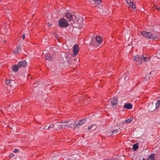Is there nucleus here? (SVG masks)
Listing matches in <instances>:
<instances>
[{
  "instance_id": "nucleus-1",
  "label": "nucleus",
  "mask_w": 160,
  "mask_h": 160,
  "mask_svg": "<svg viewBox=\"0 0 160 160\" xmlns=\"http://www.w3.org/2000/svg\"><path fill=\"white\" fill-rule=\"evenodd\" d=\"M141 34L146 38L151 39L153 40L160 38V35L152 33L149 32L143 31L141 32Z\"/></svg>"
},
{
  "instance_id": "nucleus-2",
  "label": "nucleus",
  "mask_w": 160,
  "mask_h": 160,
  "mask_svg": "<svg viewBox=\"0 0 160 160\" xmlns=\"http://www.w3.org/2000/svg\"><path fill=\"white\" fill-rule=\"evenodd\" d=\"M58 24L60 27L62 28L67 27L69 25L67 20L64 18H62L59 21Z\"/></svg>"
},
{
  "instance_id": "nucleus-3",
  "label": "nucleus",
  "mask_w": 160,
  "mask_h": 160,
  "mask_svg": "<svg viewBox=\"0 0 160 160\" xmlns=\"http://www.w3.org/2000/svg\"><path fill=\"white\" fill-rule=\"evenodd\" d=\"M86 118H85L84 119L79 120L78 122H75L74 128H77L85 124L86 122Z\"/></svg>"
},
{
  "instance_id": "nucleus-4",
  "label": "nucleus",
  "mask_w": 160,
  "mask_h": 160,
  "mask_svg": "<svg viewBox=\"0 0 160 160\" xmlns=\"http://www.w3.org/2000/svg\"><path fill=\"white\" fill-rule=\"evenodd\" d=\"M143 56L137 55L133 57V59L134 61L138 62L139 63H141L143 61Z\"/></svg>"
},
{
  "instance_id": "nucleus-5",
  "label": "nucleus",
  "mask_w": 160,
  "mask_h": 160,
  "mask_svg": "<svg viewBox=\"0 0 160 160\" xmlns=\"http://www.w3.org/2000/svg\"><path fill=\"white\" fill-rule=\"evenodd\" d=\"M64 122L63 121H62L61 122H57L54 123L55 125V129H62L63 127V125L61 124L62 123H64Z\"/></svg>"
},
{
  "instance_id": "nucleus-6",
  "label": "nucleus",
  "mask_w": 160,
  "mask_h": 160,
  "mask_svg": "<svg viewBox=\"0 0 160 160\" xmlns=\"http://www.w3.org/2000/svg\"><path fill=\"white\" fill-rule=\"evenodd\" d=\"M64 123H68L67 124L68 125V128H72L73 127L74 128V123L75 122L73 120H68L64 122Z\"/></svg>"
},
{
  "instance_id": "nucleus-7",
  "label": "nucleus",
  "mask_w": 160,
  "mask_h": 160,
  "mask_svg": "<svg viewBox=\"0 0 160 160\" xmlns=\"http://www.w3.org/2000/svg\"><path fill=\"white\" fill-rule=\"evenodd\" d=\"M118 100L116 97H114L111 100V103L113 108H115L117 105Z\"/></svg>"
},
{
  "instance_id": "nucleus-8",
  "label": "nucleus",
  "mask_w": 160,
  "mask_h": 160,
  "mask_svg": "<svg viewBox=\"0 0 160 160\" xmlns=\"http://www.w3.org/2000/svg\"><path fill=\"white\" fill-rule=\"evenodd\" d=\"M79 47L77 44H75L73 47V51L74 52V54L72 55L73 57L75 56L76 54H78L79 51Z\"/></svg>"
},
{
  "instance_id": "nucleus-9",
  "label": "nucleus",
  "mask_w": 160,
  "mask_h": 160,
  "mask_svg": "<svg viewBox=\"0 0 160 160\" xmlns=\"http://www.w3.org/2000/svg\"><path fill=\"white\" fill-rule=\"evenodd\" d=\"M27 62L25 60L21 61L19 62L18 63V66L20 68H25L27 65Z\"/></svg>"
},
{
  "instance_id": "nucleus-10",
  "label": "nucleus",
  "mask_w": 160,
  "mask_h": 160,
  "mask_svg": "<svg viewBox=\"0 0 160 160\" xmlns=\"http://www.w3.org/2000/svg\"><path fill=\"white\" fill-rule=\"evenodd\" d=\"M65 16L66 18L67 21H71L72 20L73 16L69 12H67L65 13Z\"/></svg>"
},
{
  "instance_id": "nucleus-11",
  "label": "nucleus",
  "mask_w": 160,
  "mask_h": 160,
  "mask_svg": "<svg viewBox=\"0 0 160 160\" xmlns=\"http://www.w3.org/2000/svg\"><path fill=\"white\" fill-rule=\"evenodd\" d=\"M21 51V47H17L13 51V53L15 54H18Z\"/></svg>"
},
{
  "instance_id": "nucleus-12",
  "label": "nucleus",
  "mask_w": 160,
  "mask_h": 160,
  "mask_svg": "<svg viewBox=\"0 0 160 160\" xmlns=\"http://www.w3.org/2000/svg\"><path fill=\"white\" fill-rule=\"evenodd\" d=\"M45 58L46 60L50 61H53L54 60L53 58L50 54L47 55L45 57Z\"/></svg>"
},
{
  "instance_id": "nucleus-13",
  "label": "nucleus",
  "mask_w": 160,
  "mask_h": 160,
  "mask_svg": "<svg viewBox=\"0 0 160 160\" xmlns=\"http://www.w3.org/2000/svg\"><path fill=\"white\" fill-rule=\"evenodd\" d=\"M6 83L8 86H11L14 83V81L12 80H10V79L6 80Z\"/></svg>"
},
{
  "instance_id": "nucleus-14",
  "label": "nucleus",
  "mask_w": 160,
  "mask_h": 160,
  "mask_svg": "<svg viewBox=\"0 0 160 160\" xmlns=\"http://www.w3.org/2000/svg\"><path fill=\"white\" fill-rule=\"evenodd\" d=\"M124 106L125 109H131L132 108V105L130 103H126Z\"/></svg>"
},
{
  "instance_id": "nucleus-15",
  "label": "nucleus",
  "mask_w": 160,
  "mask_h": 160,
  "mask_svg": "<svg viewBox=\"0 0 160 160\" xmlns=\"http://www.w3.org/2000/svg\"><path fill=\"white\" fill-rule=\"evenodd\" d=\"M20 68L18 66V65H14L12 67V69L13 72H16L18 71V68Z\"/></svg>"
},
{
  "instance_id": "nucleus-16",
  "label": "nucleus",
  "mask_w": 160,
  "mask_h": 160,
  "mask_svg": "<svg viewBox=\"0 0 160 160\" xmlns=\"http://www.w3.org/2000/svg\"><path fill=\"white\" fill-rule=\"evenodd\" d=\"M95 39L98 44L101 43L102 42V39L100 37H96Z\"/></svg>"
},
{
  "instance_id": "nucleus-17",
  "label": "nucleus",
  "mask_w": 160,
  "mask_h": 160,
  "mask_svg": "<svg viewBox=\"0 0 160 160\" xmlns=\"http://www.w3.org/2000/svg\"><path fill=\"white\" fill-rule=\"evenodd\" d=\"M155 154L154 153L151 154L149 156L147 160H154Z\"/></svg>"
},
{
  "instance_id": "nucleus-18",
  "label": "nucleus",
  "mask_w": 160,
  "mask_h": 160,
  "mask_svg": "<svg viewBox=\"0 0 160 160\" xmlns=\"http://www.w3.org/2000/svg\"><path fill=\"white\" fill-rule=\"evenodd\" d=\"M55 125L54 123L51 124L48 127V129L49 130H51L52 129H55Z\"/></svg>"
},
{
  "instance_id": "nucleus-19",
  "label": "nucleus",
  "mask_w": 160,
  "mask_h": 160,
  "mask_svg": "<svg viewBox=\"0 0 160 160\" xmlns=\"http://www.w3.org/2000/svg\"><path fill=\"white\" fill-rule=\"evenodd\" d=\"M133 149L134 151L137 150L138 148V143H135L134 144L133 146Z\"/></svg>"
},
{
  "instance_id": "nucleus-20",
  "label": "nucleus",
  "mask_w": 160,
  "mask_h": 160,
  "mask_svg": "<svg viewBox=\"0 0 160 160\" xmlns=\"http://www.w3.org/2000/svg\"><path fill=\"white\" fill-rule=\"evenodd\" d=\"M130 7H131L132 8H135V5L133 4L132 1L128 3Z\"/></svg>"
},
{
  "instance_id": "nucleus-21",
  "label": "nucleus",
  "mask_w": 160,
  "mask_h": 160,
  "mask_svg": "<svg viewBox=\"0 0 160 160\" xmlns=\"http://www.w3.org/2000/svg\"><path fill=\"white\" fill-rule=\"evenodd\" d=\"M77 21L78 23H81L83 21V18L82 17H79V19L77 20Z\"/></svg>"
},
{
  "instance_id": "nucleus-22",
  "label": "nucleus",
  "mask_w": 160,
  "mask_h": 160,
  "mask_svg": "<svg viewBox=\"0 0 160 160\" xmlns=\"http://www.w3.org/2000/svg\"><path fill=\"white\" fill-rule=\"evenodd\" d=\"M133 120V118H130L127 120H126L124 122L125 123H128L132 121Z\"/></svg>"
},
{
  "instance_id": "nucleus-23",
  "label": "nucleus",
  "mask_w": 160,
  "mask_h": 160,
  "mask_svg": "<svg viewBox=\"0 0 160 160\" xmlns=\"http://www.w3.org/2000/svg\"><path fill=\"white\" fill-rule=\"evenodd\" d=\"M143 59L144 61L147 62L149 61L150 60L151 58L149 57L148 58H146V57H144L143 56Z\"/></svg>"
},
{
  "instance_id": "nucleus-24",
  "label": "nucleus",
  "mask_w": 160,
  "mask_h": 160,
  "mask_svg": "<svg viewBox=\"0 0 160 160\" xmlns=\"http://www.w3.org/2000/svg\"><path fill=\"white\" fill-rule=\"evenodd\" d=\"M119 129H113V130L111 131L112 132V134H114L118 132Z\"/></svg>"
},
{
  "instance_id": "nucleus-25",
  "label": "nucleus",
  "mask_w": 160,
  "mask_h": 160,
  "mask_svg": "<svg viewBox=\"0 0 160 160\" xmlns=\"http://www.w3.org/2000/svg\"><path fill=\"white\" fill-rule=\"evenodd\" d=\"M160 102L159 101H158L156 103V108L157 109L159 107Z\"/></svg>"
},
{
  "instance_id": "nucleus-26",
  "label": "nucleus",
  "mask_w": 160,
  "mask_h": 160,
  "mask_svg": "<svg viewBox=\"0 0 160 160\" xmlns=\"http://www.w3.org/2000/svg\"><path fill=\"white\" fill-rule=\"evenodd\" d=\"M106 135L107 136H111L112 135V132H111V131H107L106 132Z\"/></svg>"
},
{
  "instance_id": "nucleus-27",
  "label": "nucleus",
  "mask_w": 160,
  "mask_h": 160,
  "mask_svg": "<svg viewBox=\"0 0 160 160\" xmlns=\"http://www.w3.org/2000/svg\"><path fill=\"white\" fill-rule=\"evenodd\" d=\"M102 0H93L95 4H99L101 2Z\"/></svg>"
},
{
  "instance_id": "nucleus-28",
  "label": "nucleus",
  "mask_w": 160,
  "mask_h": 160,
  "mask_svg": "<svg viewBox=\"0 0 160 160\" xmlns=\"http://www.w3.org/2000/svg\"><path fill=\"white\" fill-rule=\"evenodd\" d=\"M94 126H95V127H96L94 125H92V126H88V130H91L92 128ZM95 128H96V127Z\"/></svg>"
},
{
  "instance_id": "nucleus-29",
  "label": "nucleus",
  "mask_w": 160,
  "mask_h": 160,
  "mask_svg": "<svg viewBox=\"0 0 160 160\" xmlns=\"http://www.w3.org/2000/svg\"><path fill=\"white\" fill-rule=\"evenodd\" d=\"M13 152L14 153H17L19 152V150L17 149H15L14 150Z\"/></svg>"
},
{
  "instance_id": "nucleus-30",
  "label": "nucleus",
  "mask_w": 160,
  "mask_h": 160,
  "mask_svg": "<svg viewBox=\"0 0 160 160\" xmlns=\"http://www.w3.org/2000/svg\"><path fill=\"white\" fill-rule=\"evenodd\" d=\"M155 6L156 9L159 11H160V7L158 8V6H156V5Z\"/></svg>"
},
{
  "instance_id": "nucleus-31",
  "label": "nucleus",
  "mask_w": 160,
  "mask_h": 160,
  "mask_svg": "<svg viewBox=\"0 0 160 160\" xmlns=\"http://www.w3.org/2000/svg\"><path fill=\"white\" fill-rule=\"evenodd\" d=\"M14 156V155L13 153H10L9 156V158H12V157H13Z\"/></svg>"
},
{
  "instance_id": "nucleus-32",
  "label": "nucleus",
  "mask_w": 160,
  "mask_h": 160,
  "mask_svg": "<svg viewBox=\"0 0 160 160\" xmlns=\"http://www.w3.org/2000/svg\"><path fill=\"white\" fill-rule=\"evenodd\" d=\"M128 3H129V2H131L132 1V0H125Z\"/></svg>"
},
{
  "instance_id": "nucleus-33",
  "label": "nucleus",
  "mask_w": 160,
  "mask_h": 160,
  "mask_svg": "<svg viewBox=\"0 0 160 160\" xmlns=\"http://www.w3.org/2000/svg\"><path fill=\"white\" fill-rule=\"evenodd\" d=\"M63 125V127H64L68 128V124H64V125Z\"/></svg>"
},
{
  "instance_id": "nucleus-34",
  "label": "nucleus",
  "mask_w": 160,
  "mask_h": 160,
  "mask_svg": "<svg viewBox=\"0 0 160 160\" xmlns=\"http://www.w3.org/2000/svg\"><path fill=\"white\" fill-rule=\"evenodd\" d=\"M25 35L24 34H23L22 35V38L23 39H25Z\"/></svg>"
},
{
  "instance_id": "nucleus-35",
  "label": "nucleus",
  "mask_w": 160,
  "mask_h": 160,
  "mask_svg": "<svg viewBox=\"0 0 160 160\" xmlns=\"http://www.w3.org/2000/svg\"><path fill=\"white\" fill-rule=\"evenodd\" d=\"M2 28H3V29H6V28H5V27H4V26H3L2 27ZM5 31H6V32L5 31V32H4H4H4V33H5V32H7V31L6 30H5Z\"/></svg>"
},
{
  "instance_id": "nucleus-36",
  "label": "nucleus",
  "mask_w": 160,
  "mask_h": 160,
  "mask_svg": "<svg viewBox=\"0 0 160 160\" xmlns=\"http://www.w3.org/2000/svg\"><path fill=\"white\" fill-rule=\"evenodd\" d=\"M48 25L49 26H51V24H50V23H48Z\"/></svg>"
},
{
  "instance_id": "nucleus-37",
  "label": "nucleus",
  "mask_w": 160,
  "mask_h": 160,
  "mask_svg": "<svg viewBox=\"0 0 160 160\" xmlns=\"http://www.w3.org/2000/svg\"><path fill=\"white\" fill-rule=\"evenodd\" d=\"M46 127H47V126H45V127H44L43 128V129H46Z\"/></svg>"
},
{
  "instance_id": "nucleus-38",
  "label": "nucleus",
  "mask_w": 160,
  "mask_h": 160,
  "mask_svg": "<svg viewBox=\"0 0 160 160\" xmlns=\"http://www.w3.org/2000/svg\"><path fill=\"white\" fill-rule=\"evenodd\" d=\"M148 76V75H146V76H145L146 78V77H147V76Z\"/></svg>"
},
{
  "instance_id": "nucleus-39",
  "label": "nucleus",
  "mask_w": 160,
  "mask_h": 160,
  "mask_svg": "<svg viewBox=\"0 0 160 160\" xmlns=\"http://www.w3.org/2000/svg\"><path fill=\"white\" fill-rule=\"evenodd\" d=\"M8 27H9V26H8V25H7V26H6V27H7V28H8Z\"/></svg>"
},
{
  "instance_id": "nucleus-40",
  "label": "nucleus",
  "mask_w": 160,
  "mask_h": 160,
  "mask_svg": "<svg viewBox=\"0 0 160 160\" xmlns=\"http://www.w3.org/2000/svg\"><path fill=\"white\" fill-rule=\"evenodd\" d=\"M4 42H6V41H5V40H4Z\"/></svg>"
},
{
  "instance_id": "nucleus-41",
  "label": "nucleus",
  "mask_w": 160,
  "mask_h": 160,
  "mask_svg": "<svg viewBox=\"0 0 160 160\" xmlns=\"http://www.w3.org/2000/svg\"><path fill=\"white\" fill-rule=\"evenodd\" d=\"M142 160H146V159H143Z\"/></svg>"
}]
</instances>
